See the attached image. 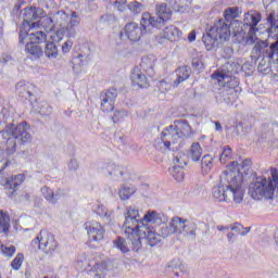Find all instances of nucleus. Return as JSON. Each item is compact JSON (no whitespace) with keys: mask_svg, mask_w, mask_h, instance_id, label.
I'll list each match as a JSON object with an SVG mask.
<instances>
[{"mask_svg":"<svg viewBox=\"0 0 278 278\" xmlns=\"http://www.w3.org/2000/svg\"><path fill=\"white\" fill-rule=\"evenodd\" d=\"M166 223H168V217L164 213L148 211L143 217H140V211L137 207L128 206L123 229L131 242L132 251L138 252L142 249V240H146L149 247H157L160 235L155 227Z\"/></svg>","mask_w":278,"mask_h":278,"instance_id":"nucleus-1","label":"nucleus"},{"mask_svg":"<svg viewBox=\"0 0 278 278\" xmlns=\"http://www.w3.org/2000/svg\"><path fill=\"white\" fill-rule=\"evenodd\" d=\"M261 21L262 14L257 11L252 10L244 14L243 23L250 27L245 43L255 45L253 52L263 55V58H267L268 62H278V16L275 12H271L267 17V22L270 24L268 40H270V38L271 40H276L274 43H270V47H268L266 41L260 40L255 34Z\"/></svg>","mask_w":278,"mask_h":278,"instance_id":"nucleus-2","label":"nucleus"},{"mask_svg":"<svg viewBox=\"0 0 278 278\" xmlns=\"http://www.w3.org/2000/svg\"><path fill=\"white\" fill-rule=\"evenodd\" d=\"M213 198L219 203H235L240 205L244 201L242 175L239 170H224L219 176V184L213 187Z\"/></svg>","mask_w":278,"mask_h":278,"instance_id":"nucleus-3","label":"nucleus"},{"mask_svg":"<svg viewBox=\"0 0 278 278\" xmlns=\"http://www.w3.org/2000/svg\"><path fill=\"white\" fill-rule=\"evenodd\" d=\"M21 14L24 22L20 27V45H25L26 42L41 45V42H47V33L36 30L40 27V18H45L47 12L38 7H29L23 9Z\"/></svg>","mask_w":278,"mask_h":278,"instance_id":"nucleus-4","label":"nucleus"},{"mask_svg":"<svg viewBox=\"0 0 278 278\" xmlns=\"http://www.w3.org/2000/svg\"><path fill=\"white\" fill-rule=\"evenodd\" d=\"M194 136V130L186 119H176L174 125L166 127L161 138L156 140V144H161L160 149H167L168 151H176L181 147V142L186 138Z\"/></svg>","mask_w":278,"mask_h":278,"instance_id":"nucleus-5","label":"nucleus"},{"mask_svg":"<svg viewBox=\"0 0 278 278\" xmlns=\"http://www.w3.org/2000/svg\"><path fill=\"white\" fill-rule=\"evenodd\" d=\"M16 142L21 144H29V142H31L29 125H27L26 122H22L17 125L12 123L7 124L4 129L0 130V144H9L7 147V153H9V155L16 151Z\"/></svg>","mask_w":278,"mask_h":278,"instance_id":"nucleus-6","label":"nucleus"},{"mask_svg":"<svg viewBox=\"0 0 278 278\" xmlns=\"http://www.w3.org/2000/svg\"><path fill=\"white\" fill-rule=\"evenodd\" d=\"M277 190V185L271 177L266 178V176L256 177L255 181L250 185L249 193L252 199L260 201V199H273Z\"/></svg>","mask_w":278,"mask_h":278,"instance_id":"nucleus-7","label":"nucleus"},{"mask_svg":"<svg viewBox=\"0 0 278 278\" xmlns=\"http://www.w3.org/2000/svg\"><path fill=\"white\" fill-rule=\"evenodd\" d=\"M30 247L35 251H42L46 255H53L58 249V241L53 233L41 230L39 236L31 240Z\"/></svg>","mask_w":278,"mask_h":278,"instance_id":"nucleus-8","label":"nucleus"},{"mask_svg":"<svg viewBox=\"0 0 278 278\" xmlns=\"http://www.w3.org/2000/svg\"><path fill=\"white\" fill-rule=\"evenodd\" d=\"M94 260H97V254H93L92 252H83L77 257V264L79 268L86 269V268H92L96 273L94 278H103L105 277V273H108V266L105 263H97Z\"/></svg>","mask_w":278,"mask_h":278,"instance_id":"nucleus-9","label":"nucleus"},{"mask_svg":"<svg viewBox=\"0 0 278 278\" xmlns=\"http://www.w3.org/2000/svg\"><path fill=\"white\" fill-rule=\"evenodd\" d=\"M240 71H242V65H240V63L236 61H228L220 71L212 75V78L216 79V81L220 85L233 84V79H238L233 75H238Z\"/></svg>","mask_w":278,"mask_h":278,"instance_id":"nucleus-10","label":"nucleus"},{"mask_svg":"<svg viewBox=\"0 0 278 278\" xmlns=\"http://www.w3.org/2000/svg\"><path fill=\"white\" fill-rule=\"evenodd\" d=\"M218 86H224V88L216 94L217 103L233 105V103L238 101V90H236V88L240 86V81L238 79H232V83L218 84Z\"/></svg>","mask_w":278,"mask_h":278,"instance_id":"nucleus-11","label":"nucleus"},{"mask_svg":"<svg viewBox=\"0 0 278 278\" xmlns=\"http://www.w3.org/2000/svg\"><path fill=\"white\" fill-rule=\"evenodd\" d=\"M85 231L89 242H101L105 238V228L97 220L87 222L84 224Z\"/></svg>","mask_w":278,"mask_h":278,"instance_id":"nucleus-12","label":"nucleus"},{"mask_svg":"<svg viewBox=\"0 0 278 278\" xmlns=\"http://www.w3.org/2000/svg\"><path fill=\"white\" fill-rule=\"evenodd\" d=\"M211 36L220 40V42H227L231 36V24L225 20H218L214 23L210 29Z\"/></svg>","mask_w":278,"mask_h":278,"instance_id":"nucleus-13","label":"nucleus"},{"mask_svg":"<svg viewBox=\"0 0 278 278\" xmlns=\"http://www.w3.org/2000/svg\"><path fill=\"white\" fill-rule=\"evenodd\" d=\"M176 226L177 236H185V238L194 240V236H197V224L194 222L176 217Z\"/></svg>","mask_w":278,"mask_h":278,"instance_id":"nucleus-14","label":"nucleus"},{"mask_svg":"<svg viewBox=\"0 0 278 278\" xmlns=\"http://www.w3.org/2000/svg\"><path fill=\"white\" fill-rule=\"evenodd\" d=\"M23 181H25L24 174H17L9 178H3L0 170V186H3V188L8 191L9 197H12V194L18 190V187L23 185Z\"/></svg>","mask_w":278,"mask_h":278,"instance_id":"nucleus-15","label":"nucleus"},{"mask_svg":"<svg viewBox=\"0 0 278 278\" xmlns=\"http://www.w3.org/2000/svg\"><path fill=\"white\" fill-rule=\"evenodd\" d=\"M81 24V18L79 14L75 11H72L70 14V21L66 23V26L62 28V31L66 34L67 38H76L79 33V25Z\"/></svg>","mask_w":278,"mask_h":278,"instance_id":"nucleus-16","label":"nucleus"},{"mask_svg":"<svg viewBox=\"0 0 278 278\" xmlns=\"http://www.w3.org/2000/svg\"><path fill=\"white\" fill-rule=\"evenodd\" d=\"M102 173L114 181H125V169L115 163L104 164L101 167Z\"/></svg>","mask_w":278,"mask_h":278,"instance_id":"nucleus-17","label":"nucleus"},{"mask_svg":"<svg viewBox=\"0 0 278 278\" xmlns=\"http://www.w3.org/2000/svg\"><path fill=\"white\" fill-rule=\"evenodd\" d=\"M116 97H118V92L115 88L109 89L100 94L102 112H112L114 110Z\"/></svg>","mask_w":278,"mask_h":278,"instance_id":"nucleus-18","label":"nucleus"},{"mask_svg":"<svg viewBox=\"0 0 278 278\" xmlns=\"http://www.w3.org/2000/svg\"><path fill=\"white\" fill-rule=\"evenodd\" d=\"M124 36H126V38L131 42H138V40L144 36V33L140 27V24L130 22L124 27Z\"/></svg>","mask_w":278,"mask_h":278,"instance_id":"nucleus-19","label":"nucleus"},{"mask_svg":"<svg viewBox=\"0 0 278 278\" xmlns=\"http://www.w3.org/2000/svg\"><path fill=\"white\" fill-rule=\"evenodd\" d=\"M16 93L26 101H34V92H36V86L29 81L22 80L15 86Z\"/></svg>","mask_w":278,"mask_h":278,"instance_id":"nucleus-20","label":"nucleus"},{"mask_svg":"<svg viewBox=\"0 0 278 278\" xmlns=\"http://www.w3.org/2000/svg\"><path fill=\"white\" fill-rule=\"evenodd\" d=\"M139 27H141L143 34H151L153 29H160V27H162V24H160V22L155 17L151 16V13L144 12L141 15Z\"/></svg>","mask_w":278,"mask_h":278,"instance_id":"nucleus-21","label":"nucleus"},{"mask_svg":"<svg viewBox=\"0 0 278 278\" xmlns=\"http://www.w3.org/2000/svg\"><path fill=\"white\" fill-rule=\"evenodd\" d=\"M182 35L184 33L177 26L169 25L162 30L161 38L170 42H177V40H181Z\"/></svg>","mask_w":278,"mask_h":278,"instance_id":"nucleus-22","label":"nucleus"},{"mask_svg":"<svg viewBox=\"0 0 278 278\" xmlns=\"http://www.w3.org/2000/svg\"><path fill=\"white\" fill-rule=\"evenodd\" d=\"M130 79L134 86H138L139 88H149V80L147 79V75L142 73L140 67H135L132 70Z\"/></svg>","mask_w":278,"mask_h":278,"instance_id":"nucleus-23","label":"nucleus"},{"mask_svg":"<svg viewBox=\"0 0 278 278\" xmlns=\"http://www.w3.org/2000/svg\"><path fill=\"white\" fill-rule=\"evenodd\" d=\"M156 20L159 21L161 27L166 23V21H170V16H173V11L166 5V3L157 4L155 8Z\"/></svg>","mask_w":278,"mask_h":278,"instance_id":"nucleus-24","label":"nucleus"},{"mask_svg":"<svg viewBox=\"0 0 278 278\" xmlns=\"http://www.w3.org/2000/svg\"><path fill=\"white\" fill-rule=\"evenodd\" d=\"M25 45V52L30 60H40V58H42L45 52L42 51V47L38 46V43L27 41Z\"/></svg>","mask_w":278,"mask_h":278,"instance_id":"nucleus-25","label":"nucleus"},{"mask_svg":"<svg viewBox=\"0 0 278 278\" xmlns=\"http://www.w3.org/2000/svg\"><path fill=\"white\" fill-rule=\"evenodd\" d=\"M241 12H240V8L238 7H230L228 9L225 10L224 12V17L226 21V23L231 24V27H240V22L239 21H233V18H238V16H240ZM233 21V22H231Z\"/></svg>","mask_w":278,"mask_h":278,"instance_id":"nucleus-26","label":"nucleus"},{"mask_svg":"<svg viewBox=\"0 0 278 278\" xmlns=\"http://www.w3.org/2000/svg\"><path fill=\"white\" fill-rule=\"evenodd\" d=\"M177 235V217L170 219L167 225L161 227L160 230V242H162V238H168V236Z\"/></svg>","mask_w":278,"mask_h":278,"instance_id":"nucleus-27","label":"nucleus"},{"mask_svg":"<svg viewBox=\"0 0 278 278\" xmlns=\"http://www.w3.org/2000/svg\"><path fill=\"white\" fill-rule=\"evenodd\" d=\"M192 71L188 66H181L176 70V79L173 83L174 88H177L179 84L190 79Z\"/></svg>","mask_w":278,"mask_h":278,"instance_id":"nucleus-28","label":"nucleus"},{"mask_svg":"<svg viewBox=\"0 0 278 278\" xmlns=\"http://www.w3.org/2000/svg\"><path fill=\"white\" fill-rule=\"evenodd\" d=\"M52 18L56 27H64V25L71 21V15L66 14L64 11H58Z\"/></svg>","mask_w":278,"mask_h":278,"instance_id":"nucleus-29","label":"nucleus"},{"mask_svg":"<svg viewBox=\"0 0 278 278\" xmlns=\"http://www.w3.org/2000/svg\"><path fill=\"white\" fill-rule=\"evenodd\" d=\"M179 270L180 273H182L184 270V266L179 264V261H172L165 267V273H167L168 275L173 273L175 277H179Z\"/></svg>","mask_w":278,"mask_h":278,"instance_id":"nucleus-30","label":"nucleus"},{"mask_svg":"<svg viewBox=\"0 0 278 278\" xmlns=\"http://www.w3.org/2000/svg\"><path fill=\"white\" fill-rule=\"evenodd\" d=\"M8 231H10V215L0 211V235H8Z\"/></svg>","mask_w":278,"mask_h":278,"instance_id":"nucleus-31","label":"nucleus"},{"mask_svg":"<svg viewBox=\"0 0 278 278\" xmlns=\"http://www.w3.org/2000/svg\"><path fill=\"white\" fill-rule=\"evenodd\" d=\"M202 42H204L206 51H212V49L216 47V42H218V39L217 37H214V35H212L211 30H208V33L202 37Z\"/></svg>","mask_w":278,"mask_h":278,"instance_id":"nucleus-32","label":"nucleus"},{"mask_svg":"<svg viewBox=\"0 0 278 278\" xmlns=\"http://www.w3.org/2000/svg\"><path fill=\"white\" fill-rule=\"evenodd\" d=\"M93 212H96L98 216H100L101 218H104L105 220H110V216H112V211H109L108 207H105V205L101 203H97L93 206Z\"/></svg>","mask_w":278,"mask_h":278,"instance_id":"nucleus-33","label":"nucleus"},{"mask_svg":"<svg viewBox=\"0 0 278 278\" xmlns=\"http://www.w3.org/2000/svg\"><path fill=\"white\" fill-rule=\"evenodd\" d=\"M174 166L177 168H184L188 164V156L184 152H176L173 160Z\"/></svg>","mask_w":278,"mask_h":278,"instance_id":"nucleus-34","label":"nucleus"},{"mask_svg":"<svg viewBox=\"0 0 278 278\" xmlns=\"http://www.w3.org/2000/svg\"><path fill=\"white\" fill-rule=\"evenodd\" d=\"M241 168H251V160L250 159H245L242 161L241 164H238V162H232L230 164V166H228V169L226 170H231V172H239L241 174ZM241 177H242V174H241Z\"/></svg>","mask_w":278,"mask_h":278,"instance_id":"nucleus-35","label":"nucleus"},{"mask_svg":"<svg viewBox=\"0 0 278 278\" xmlns=\"http://www.w3.org/2000/svg\"><path fill=\"white\" fill-rule=\"evenodd\" d=\"M140 66L143 71H153V66H155V56L148 55L141 59Z\"/></svg>","mask_w":278,"mask_h":278,"instance_id":"nucleus-36","label":"nucleus"},{"mask_svg":"<svg viewBox=\"0 0 278 278\" xmlns=\"http://www.w3.org/2000/svg\"><path fill=\"white\" fill-rule=\"evenodd\" d=\"M46 58H49V60H55L59 55L58 51V46L53 42H48L46 45V50H45Z\"/></svg>","mask_w":278,"mask_h":278,"instance_id":"nucleus-37","label":"nucleus"},{"mask_svg":"<svg viewBox=\"0 0 278 278\" xmlns=\"http://www.w3.org/2000/svg\"><path fill=\"white\" fill-rule=\"evenodd\" d=\"M190 155L193 162H199L201 160L203 150L201 149V144H199V142H195L191 146Z\"/></svg>","mask_w":278,"mask_h":278,"instance_id":"nucleus-38","label":"nucleus"},{"mask_svg":"<svg viewBox=\"0 0 278 278\" xmlns=\"http://www.w3.org/2000/svg\"><path fill=\"white\" fill-rule=\"evenodd\" d=\"M115 249H118L121 253H129V245L127 244V240L123 237H118L113 241Z\"/></svg>","mask_w":278,"mask_h":278,"instance_id":"nucleus-39","label":"nucleus"},{"mask_svg":"<svg viewBox=\"0 0 278 278\" xmlns=\"http://www.w3.org/2000/svg\"><path fill=\"white\" fill-rule=\"evenodd\" d=\"M43 18L41 23L39 22V25H41L42 28H45V31H54L55 30V22L53 17H41Z\"/></svg>","mask_w":278,"mask_h":278,"instance_id":"nucleus-40","label":"nucleus"},{"mask_svg":"<svg viewBox=\"0 0 278 278\" xmlns=\"http://www.w3.org/2000/svg\"><path fill=\"white\" fill-rule=\"evenodd\" d=\"M136 192V189L131 187H122L118 191V197L122 201H127Z\"/></svg>","mask_w":278,"mask_h":278,"instance_id":"nucleus-41","label":"nucleus"},{"mask_svg":"<svg viewBox=\"0 0 278 278\" xmlns=\"http://www.w3.org/2000/svg\"><path fill=\"white\" fill-rule=\"evenodd\" d=\"M170 175L174 177V179H176V181H184V179H186V174L184 173V167H177L173 166L169 169Z\"/></svg>","mask_w":278,"mask_h":278,"instance_id":"nucleus-42","label":"nucleus"},{"mask_svg":"<svg viewBox=\"0 0 278 278\" xmlns=\"http://www.w3.org/2000/svg\"><path fill=\"white\" fill-rule=\"evenodd\" d=\"M128 10L135 15L142 14V12H144V4L138 1H132L128 4Z\"/></svg>","mask_w":278,"mask_h":278,"instance_id":"nucleus-43","label":"nucleus"},{"mask_svg":"<svg viewBox=\"0 0 278 278\" xmlns=\"http://www.w3.org/2000/svg\"><path fill=\"white\" fill-rule=\"evenodd\" d=\"M23 262H25V255L23 253H17L14 260L11 262V267L13 270H21Z\"/></svg>","mask_w":278,"mask_h":278,"instance_id":"nucleus-44","label":"nucleus"},{"mask_svg":"<svg viewBox=\"0 0 278 278\" xmlns=\"http://www.w3.org/2000/svg\"><path fill=\"white\" fill-rule=\"evenodd\" d=\"M73 64H74L73 65L74 71L77 74L81 73L83 66L86 65V61H84V55L79 54L77 58H75Z\"/></svg>","mask_w":278,"mask_h":278,"instance_id":"nucleus-45","label":"nucleus"},{"mask_svg":"<svg viewBox=\"0 0 278 278\" xmlns=\"http://www.w3.org/2000/svg\"><path fill=\"white\" fill-rule=\"evenodd\" d=\"M212 166H214V159L210 155H204L202 159V168L204 173H210V170H212Z\"/></svg>","mask_w":278,"mask_h":278,"instance_id":"nucleus-46","label":"nucleus"},{"mask_svg":"<svg viewBox=\"0 0 278 278\" xmlns=\"http://www.w3.org/2000/svg\"><path fill=\"white\" fill-rule=\"evenodd\" d=\"M127 116H129V113L125 110L114 111L113 123H123Z\"/></svg>","mask_w":278,"mask_h":278,"instance_id":"nucleus-47","label":"nucleus"},{"mask_svg":"<svg viewBox=\"0 0 278 278\" xmlns=\"http://www.w3.org/2000/svg\"><path fill=\"white\" fill-rule=\"evenodd\" d=\"M229 160H231V149L229 148V146H226L222 150L219 162L222 164H226V162H229Z\"/></svg>","mask_w":278,"mask_h":278,"instance_id":"nucleus-48","label":"nucleus"},{"mask_svg":"<svg viewBox=\"0 0 278 278\" xmlns=\"http://www.w3.org/2000/svg\"><path fill=\"white\" fill-rule=\"evenodd\" d=\"M218 231H232L235 233H242V226L236 225V226H217Z\"/></svg>","mask_w":278,"mask_h":278,"instance_id":"nucleus-49","label":"nucleus"},{"mask_svg":"<svg viewBox=\"0 0 278 278\" xmlns=\"http://www.w3.org/2000/svg\"><path fill=\"white\" fill-rule=\"evenodd\" d=\"M110 3L118 10V12H125L127 10V0H110Z\"/></svg>","mask_w":278,"mask_h":278,"instance_id":"nucleus-50","label":"nucleus"},{"mask_svg":"<svg viewBox=\"0 0 278 278\" xmlns=\"http://www.w3.org/2000/svg\"><path fill=\"white\" fill-rule=\"evenodd\" d=\"M1 253L4 254L5 257H14V253H16V247L14 245H1Z\"/></svg>","mask_w":278,"mask_h":278,"instance_id":"nucleus-51","label":"nucleus"},{"mask_svg":"<svg viewBox=\"0 0 278 278\" xmlns=\"http://www.w3.org/2000/svg\"><path fill=\"white\" fill-rule=\"evenodd\" d=\"M41 194L45 200L49 201V203H52L53 201V191L51 188L45 186L41 188Z\"/></svg>","mask_w":278,"mask_h":278,"instance_id":"nucleus-52","label":"nucleus"},{"mask_svg":"<svg viewBox=\"0 0 278 278\" xmlns=\"http://www.w3.org/2000/svg\"><path fill=\"white\" fill-rule=\"evenodd\" d=\"M63 197H66V190L64 189H58L56 191H53L52 194V205H55L60 199H63Z\"/></svg>","mask_w":278,"mask_h":278,"instance_id":"nucleus-53","label":"nucleus"},{"mask_svg":"<svg viewBox=\"0 0 278 278\" xmlns=\"http://www.w3.org/2000/svg\"><path fill=\"white\" fill-rule=\"evenodd\" d=\"M101 21L108 25H114V23H116V16H114V14H104L101 17Z\"/></svg>","mask_w":278,"mask_h":278,"instance_id":"nucleus-54","label":"nucleus"},{"mask_svg":"<svg viewBox=\"0 0 278 278\" xmlns=\"http://www.w3.org/2000/svg\"><path fill=\"white\" fill-rule=\"evenodd\" d=\"M170 88H172L170 83H168L166 80L159 81V89L161 90V92H168V90H170Z\"/></svg>","mask_w":278,"mask_h":278,"instance_id":"nucleus-55","label":"nucleus"},{"mask_svg":"<svg viewBox=\"0 0 278 278\" xmlns=\"http://www.w3.org/2000/svg\"><path fill=\"white\" fill-rule=\"evenodd\" d=\"M52 111L53 109L49 104H43L40 106L39 113L41 114V116H49Z\"/></svg>","mask_w":278,"mask_h":278,"instance_id":"nucleus-56","label":"nucleus"},{"mask_svg":"<svg viewBox=\"0 0 278 278\" xmlns=\"http://www.w3.org/2000/svg\"><path fill=\"white\" fill-rule=\"evenodd\" d=\"M67 168L71 172L77 170V168H79V163L77 162V159H71L67 163Z\"/></svg>","mask_w":278,"mask_h":278,"instance_id":"nucleus-57","label":"nucleus"},{"mask_svg":"<svg viewBox=\"0 0 278 278\" xmlns=\"http://www.w3.org/2000/svg\"><path fill=\"white\" fill-rule=\"evenodd\" d=\"M73 49V40L68 39L66 40L62 46V52L63 53H71V50Z\"/></svg>","mask_w":278,"mask_h":278,"instance_id":"nucleus-58","label":"nucleus"},{"mask_svg":"<svg viewBox=\"0 0 278 278\" xmlns=\"http://www.w3.org/2000/svg\"><path fill=\"white\" fill-rule=\"evenodd\" d=\"M228 233H227V239H228V242H230L231 244H233V242H236V232H232V230H227Z\"/></svg>","mask_w":278,"mask_h":278,"instance_id":"nucleus-59","label":"nucleus"},{"mask_svg":"<svg viewBox=\"0 0 278 278\" xmlns=\"http://www.w3.org/2000/svg\"><path fill=\"white\" fill-rule=\"evenodd\" d=\"M189 42H194L197 40V30H191L188 35Z\"/></svg>","mask_w":278,"mask_h":278,"instance_id":"nucleus-60","label":"nucleus"},{"mask_svg":"<svg viewBox=\"0 0 278 278\" xmlns=\"http://www.w3.org/2000/svg\"><path fill=\"white\" fill-rule=\"evenodd\" d=\"M251 231V227H242L240 236H247Z\"/></svg>","mask_w":278,"mask_h":278,"instance_id":"nucleus-61","label":"nucleus"},{"mask_svg":"<svg viewBox=\"0 0 278 278\" xmlns=\"http://www.w3.org/2000/svg\"><path fill=\"white\" fill-rule=\"evenodd\" d=\"M215 129L216 131H223V126L219 124V122L215 123Z\"/></svg>","mask_w":278,"mask_h":278,"instance_id":"nucleus-62","label":"nucleus"},{"mask_svg":"<svg viewBox=\"0 0 278 278\" xmlns=\"http://www.w3.org/2000/svg\"><path fill=\"white\" fill-rule=\"evenodd\" d=\"M241 31H242V29H240V28L233 29L235 35L241 34Z\"/></svg>","mask_w":278,"mask_h":278,"instance_id":"nucleus-63","label":"nucleus"},{"mask_svg":"<svg viewBox=\"0 0 278 278\" xmlns=\"http://www.w3.org/2000/svg\"><path fill=\"white\" fill-rule=\"evenodd\" d=\"M8 166H10V162H9V161H7V162L4 163V165H3V167H2V170L5 169V167H8Z\"/></svg>","mask_w":278,"mask_h":278,"instance_id":"nucleus-64","label":"nucleus"}]
</instances>
